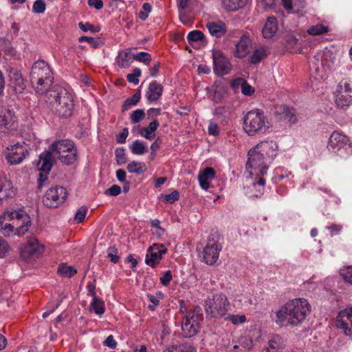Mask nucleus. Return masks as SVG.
Masks as SVG:
<instances>
[{"label":"nucleus","mask_w":352,"mask_h":352,"mask_svg":"<svg viewBox=\"0 0 352 352\" xmlns=\"http://www.w3.org/2000/svg\"><path fill=\"white\" fill-rule=\"evenodd\" d=\"M340 274L345 282L352 285V265L341 268L340 270Z\"/></svg>","instance_id":"nucleus-44"},{"label":"nucleus","mask_w":352,"mask_h":352,"mask_svg":"<svg viewBox=\"0 0 352 352\" xmlns=\"http://www.w3.org/2000/svg\"><path fill=\"white\" fill-rule=\"evenodd\" d=\"M141 98V90L138 89L136 92L131 96L126 98L122 107L123 111H127L131 109L133 106L138 104Z\"/></svg>","instance_id":"nucleus-36"},{"label":"nucleus","mask_w":352,"mask_h":352,"mask_svg":"<svg viewBox=\"0 0 352 352\" xmlns=\"http://www.w3.org/2000/svg\"><path fill=\"white\" fill-rule=\"evenodd\" d=\"M327 148L331 153L342 159H346L352 155L351 142L346 135L338 131L331 134Z\"/></svg>","instance_id":"nucleus-8"},{"label":"nucleus","mask_w":352,"mask_h":352,"mask_svg":"<svg viewBox=\"0 0 352 352\" xmlns=\"http://www.w3.org/2000/svg\"><path fill=\"white\" fill-rule=\"evenodd\" d=\"M49 149L54 156L58 154H63L64 151H68L69 155L60 156V162L64 164H73L77 160V148L75 143L70 140H57L50 146Z\"/></svg>","instance_id":"nucleus-10"},{"label":"nucleus","mask_w":352,"mask_h":352,"mask_svg":"<svg viewBox=\"0 0 352 352\" xmlns=\"http://www.w3.org/2000/svg\"><path fill=\"white\" fill-rule=\"evenodd\" d=\"M241 92L245 96H251L254 92V89L247 82L243 81L241 84Z\"/></svg>","instance_id":"nucleus-59"},{"label":"nucleus","mask_w":352,"mask_h":352,"mask_svg":"<svg viewBox=\"0 0 352 352\" xmlns=\"http://www.w3.org/2000/svg\"><path fill=\"white\" fill-rule=\"evenodd\" d=\"M29 155V149L25 143H16L7 148L6 159L8 163L14 165L19 164Z\"/></svg>","instance_id":"nucleus-14"},{"label":"nucleus","mask_w":352,"mask_h":352,"mask_svg":"<svg viewBox=\"0 0 352 352\" xmlns=\"http://www.w3.org/2000/svg\"><path fill=\"white\" fill-rule=\"evenodd\" d=\"M225 320H229L234 325H238L245 322L246 316L245 315L229 314L224 318Z\"/></svg>","instance_id":"nucleus-45"},{"label":"nucleus","mask_w":352,"mask_h":352,"mask_svg":"<svg viewBox=\"0 0 352 352\" xmlns=\"http://www.w3.org/2000/svg\"><path fill=\"white\" fill-rule=\"evenodd\" d=\"M90 311L98 316L102 315L105 311L104 302L98 297L93 298L90 303Z\"/></svg>","instance_id":"nucleus-38"},{"label":"nucleus","mask_w":352,"mask_h":352,"mask_svg":"<svg viewBox=\"0 0 352 352\" xmlns=\"http://www.w3.org/2000/svg\"><path fill=\"white\" fill-rule=\"evenodd\" d=\"M342 228L343 227L342 225L336 223H333L331 226L326 227V229L330 231L331 236L340 234Z\"/></svg>","instance_id":"nucleus-60"},{"label":"nucleus","mask_w":352,"mask_h":352,"mask_svg":"<svg viewBox=\"0 0 352 352\" xmlns=\"http://www.w3.org/2000/svg\"><path fill=\"white\" fill-rule=\"evenodd\" d=\"M213 71L219 76L227 75L232 69L228 58L220 50L212 52Z\"/></svg>","instance_id":"nucleus-15"},{"label":"nucleus","mask_w":352,"mask_h":352,"mask_svg":"<svg viewBox=\"0 0 352 352\" xmlns=\"http://www.w3.org/2000/svg\"><path fill=\"white\" fill-rule=\"evenodd\" d=\"M129 135V130L127 128L123 129L122 131L117 135L116 141L119 144H124L126 142V139Z\"/></svg>","instance_id":"nucleus-63"},{"label":"nucleus","mask_w":352,"mask_h":352,"mask_svg":"<svg viewBox=\"0 0 352 352\" xmlns=\"http://www.w3.org/2000/svg\"><path fill=\"white\" fill-rule=\"evenodd\" d=\"M9 86L16 94L22 93L26 87L25 80L19 69L8 66L6 69Z\"/></svg>","instance_id":"nucleus-16"},{"label":"nucleus","mask_w":352,"mask_h":352,"mask_svg":"<svg viewBox=\"0 0 352 352\" xmlns=\"http://www.w3.org/2000/svg\"><path fill=\"white\" fill-rule=\"evenodd\" d=\"M276 113L280 116V119L287 120L291 123H295L297 120L294 111L287 105L279 107Z\"/></svg>","instance_id":"nucleus-32"},{"label":"nucleus","mask_w":352,"mask_h":352,"mask_svg":"<svg viewBox=\"0 0 352 352\" xmlns=\"http://www.w3.org/2000/svg\"><path fill=\"white\" fill-rule=\"evenodd\" d=\"M14 195V192L12 190V184L10 182L0 184V204H2L4 200Z\"/></svg>","instance_id":"nucleus-34"},{"label":"nucleus","mask_w":352,"mask_h":352,"mask_svg":"<svg viewBox=\"0 0 352 352\" xmlns=\"http://www.w3.org/2000/svg\"><path fill=\"white\" fill-rule=\"evenodd\" d=\"M285 347V340L279 335L273 336L268 341L269 352H281Z\"/></svg>","instance_id":"nucleus-28"},{"label":"nucleus","mask_w":352,"mask_h":352,"mask_svg":"<svg viewBox=\"0 0 352 352\" xmlns=\"http://www.w3.org/2000/svg\"><path fill=\"white\" fill-rule=\"evenodd\" d=\"M145 117V113L143 109H136L130 114V119L133 124H136L142 120Z\"/></svg>","instance_id":"nucleus-47"},{"label":"nucleus","mask_w":352,"mask_h":352,"mask_svg":"<svg viewBox=\"0 0 352 352\" xmlns=\"http://www.w3.org/2000/svg\"><path fill=\"white\" fill-rule=\"evenodd\" d=\"M159 126L160 122L155 119L150 122L148 126L142 128L140 130V135L147 140H153L155 137V132Z\"/></svg>","instance_id":"nucleus-30"},{"label":"nucleus","mask_w":352,"mask_h":352,"mask_svg":"<svg viewBox=\"0 0 352 352\" xmlns=\"http://www.w3.org/2000/svg\"><path fill=\"white\" fill-rule=\"evenodd\" d=\"M336 56L332 50L325 48L318 52L309 61L310 68L314 69L316 74L320 77L323 76V72L331 70L335 67Z\"/></svg>","instance_id":"nucleus-9"},{"label":"nucleus","mask_w":352,"mask_h":352,"mask_svg":"<svg viewBox=\"0 0 352 352\" xmlns=\"http://www.w3.org/2000/svg\"><path fill=\"white\" fill-rule=\"evenodd\" d=\"M152 8L150 3H144L142 5V10L140 11L138 14V17L142 21H145L148 16V14L151 12Z\"/></svg>","instance_id":"nucleus-52"},{"label":"nucleus","mask_w":352,"mask_h":352,"mask_svg":"<svg viewBox=\"0 0 352 352\" xmlns=\"http://www.w3.org/2000/svg\"><path fill=\"white\" fill-rule=\"evenodd\" d=\"M30 226V218L23 211L8 210L0 216V232L5 236H22Z\"/></svg>","instance_id":"nucleus-2"},{"label":"nucleus","mask_w":352,"mask_h":352,"mask_svg":"<svg viewBox=\"0 0 352 352\" xmlns=\"http://www.w3.org/2000/svg\"><path fill=\"white\" fill-rule=\"evenodd\" d=\"M210 34L216 38H221L224 36L227 32V26L223 21H219L217 22L208 21L206 23Z\"/></svg>","instance_id":"nucleus-25"},{"label":"nucleus","mask_w":352,"mask_h":352,"mask_svg":"<svg viewBox=\"0 0 352 352\" xmlns=\"http://www.w3.org/2000/svg\"><path fill=\"white\" fill-rule=\"evenodd\" d=\"M67 196V190L61 186H55L48 189L43 198L45 206L49 208H56L63 203Z\"/></svg>","instance_id":"nucleus-12"},{"label":"nucleus","mask_w":352,"mask_h":352,"mask_svg":"<svg viewBox=\"0 0 352 352\" xmlns=\"http://www.w3.org/2000/svg\"><path fill=\"white\" fill-rule=\"evenodd\" d=\"M115 154L116 162L118 165H122L126 162L127 158L124 153V149L123 148H117L116 150Z\"/></svg>","instance_id":"nucleus-50"},{"label":"nucleus","mask_w":352,"mask_h":352,"mask_svg":"<svg viewBox=\"0 0 352 352\" xmlns=\"http://www.w3.org/2000/svg\"><path fill=\"white\" fill-rule=\"evenodd\" d=\"M179 193L177 190H174L171 193L164 196V201L168 204H173L175 201L178 200Z\"/></svg>","instance_id":"nucleus-54"},{"label":"nucleus","mask_w":352,"mask_h":352,"mask_svg":"<svg viewBox=\"0 0 352 352\" xmlns=\"http://www.w3.org/2000/svg\"><path fill=\"white\" fill-rule=\"evenodd\" d=\"M329 30L330 28L329 25H324L323 23H317L309 27V28L307 30V33L309 35L318 36L324 34L329 32Z\"/></svg>","instance_id":"nucleus-37"},{"label":"nucleus","mask_w":352,"mask_h":352,"mask_svg":"<svg viewBox=\"0 0 352 352\" xmlns=\"http://www.w3.org/2000/svg\"><path fill=\"white\" fill-rule=\"evenodd\" d=\"M53 80V73L49 65L43 60L36 61L32 67L30 81L36 87V92L48 94Z\"/></svg>","instance_id":"nucleus-5"},{"label":"nucleus","mask_w":352,"mask_h":352,"mask_svg":"<svg viewBox=\"0 0 352 352\" xmlns=\"http://www.w3.org/2000/svg\"><path fill=\"white\" fill-rule=\"evenodd\" d=\"M267 56L266 50L264 47L255 49L251 56L249 57V61L252 64H257Z\"/></svg>","instance_id":"nucleus-39"},{"label":"nucleus","mask_w":352,"mask_h":352,"mask_svg":"<svg viewBox=\"0 0 352 352\" xmlns=\"http://www.w3.org/2000/svg\"><path fill=\"white\" fill-rule=\"evenodd\" d=\"M133 58L134 60H138L139 62H142L145 65H148L151 61V55L146 52H140L139 53L133 54Z\"/></svg>","instance_id":"nucleus-46"},{"label":"nucleus","mask_w":352,"mask_h":352,"mask_svg":"<svg viewBox=\"0 0 352 352\" xmlns=\"http://www.w3.org/2000/svg\"><path fill=\"white\" fill-rule=\"evenodd\" d=\"M230 305L228 298L223 293H217L212 297H208L204 302L206 316L214 319L225 318Z\"/></svg>","instance_id":"nucleus-7"},{"label":"nucleus","mask_w":352,"mask_h":352,"mask_svg":"<svg viewBox=\"0 0 352 352\" xmlns=\"http://www.w3.org/2000/svg\"><path fill=\"white\" fill-rule=\"evenodd\" d=\"M248 0H223V5L228 11H236L248 3Z\"/></svg>","instance_id":"nucleus-35"},{"label":"nucleus","mask_w":352,"mask_h":352,"mask_svg":"<svg viewBox=\"0 0 352 352\" xmlns=\"http://www.w3.org/2000/svg\"><path fill=\"white\" fill-rule=\"evenodd\" d=\"M55 162L54 154L48 148L47 151H45L40 154L36 166L40 172L48 174Z\"/></svg>","instance_id":"nucleus-22"},{"label":"nucleus","mask_w":352,"mask_h":352,"mask_svg":"<svg viewBox=\"0 0 352 352\" xmlns=\"http://www.w3.org/2000/svg\"><path fill=\"white\" fill-rule=\"evenodd\" d=\"M129 148L132 153L135 155H142L146 152L145 145L144 144L143 142L139 140H134L129 146Z\"/></svg>","instance_id":"nucleus-42"},{"label":"nucleus","mask_w":352,"mask_h":352,"mask_svg":"<svg viewBox=\"0 0 352 352\" xmlns=\"http://www.w3.org/2000/svg\"><path fill=\"white\" fill-rule=\"evenodd\" d=\"M245 174L251 179L252 191L255 190L251 196L261 197L265 189V179L263 176L267 174L270 162L254 147L248 154Z\"/></svg>","instance_id":"nucleus-1"},{"label":"nucleus","mask_w":352,"mask_h":352,"mask_svg":"<svg viewBox=\"0 0 352 352\" xmlns=\"http://www.w3.org/2000/svg\"><path fill=\"white\" fill-rule=\"evenodd\" d=\"M311 306L307 300L296 298L287 302L277 312L279 322L297 325L301 323L310 312Z\"/></svg>","instance_id":"nucleus-3"},{"label":"nucleus","mask_w":352,"mask_h":352,"mask_svg":"<svg viewBox=\"0 0 352 352\" xmlns=\"http://www.w3.org/2000/svg\"><path fill=\"white\" fill-rule=\"evenodd\" d=\"M163 90L164 88L162 85L156 80H153L148 85L145 97L149 102H156L162 97Z\"/></svg>","instance_id":"nucleus-23"},{"label":"nucleus","mask_w":352,"mask_h":352,"mask_svg":"<svg viewBox=\"0 0 352 352\" xmlns=\"http://www.w3.org/2000/svg\"><path fill=\"white\" fill-rule=\"evenodd\" d=\"M57 273L62 277L69 278L77 274V270L73 266L62 263L58 267Z\"/></svg>","instance_id":"nucleus-33"},{"label":"nucleus","mask_w":352,"mask_h":352,"mask_svg":"<svg viewBox=\"0 0 352 352\" xmlns=\"http://www.w3.org/2000/svg\"><path fill=\"white\" fill-rule=\"evenodd\" d=\"M252 41L248 34H243L235 44L234 56L238 58L245 57L252 50Z\"/></svg>","instance_id":"nucleus-21"},{"label":"nucleus","mask_w":352,"mask_h":352,"mask_svg":"<svg viewBox=\"0 0 352 352\" xmlns=\"http://www.w3.org/2000/svg\"><path fill=\"white\" fill-rule=\"evenodd\" d=\"M203 320L202 310L197 307L188 311L183 318L182 329L183 334L186 338H190L196 335L199 330V323Z\"/></svg>","instance_id":"nucleus-11"},{"label":"nucleus","mask_w":352,"mask_h":352,"mask_svg":"<svg viewBox=\"0 0 352 352\" xmlns=\"http://www.w3.org/2000/svg\"><path fill=\"white\" fill-rule=\"evenodd\" d=\"M208 133L210 135L217 136L219 134L218 125L213 121H210L208 127Z\"/></svg>","instance_id":"nucleus-61"},{"label":"nucleus","mask_w":352,"mask_h":352,"mask_svg":"<svg viewBox=\"0 0 352 352\" xmlns=\"http://www.w3.org/2000/svg\"><path fill=\"white\" fill-rule=\"evenodd\" d=\"M278 30L277 20L275 17H268L263 28V35L266 38H270L274 36Z\"/></svg>","instance_id":"nucleus-27"},{"label":"nucleus","mask_w":352,"mask_h":352,"mask_svg":"<svg viewBox=\"0 0 352 352\" xmlns=\"http://www.w3.org/2000/svg\"><path fill=\"white\" fill-rule=\"evenodd\" d=\"M336 104L340 108H344L352 103V81L344 79L338 85Z\"/></svg>","instance_id":"nucleus-13"},{"label":"nucleus","mask_w":352,"mask_h":352,"mask_svg":"<svg viewBox=\"0 0 352 352\" xmlns=\"http://www.w3.org/2000/svg\"><path fill=\"white\" fill-rule=\"evenodd\" d=\"M88 296H91L93 298H98L96 292V280L93 283H89L87 285Z\"/></svg>","instance_id":"nucleus-64"},{"label":"nucleus","mask_w":352,"mask_h":352,"mask_svg":"<svg viewBox=\"0 0 352 352\" xmlns=\"http://www.w3.org/2000/svg\"><path fill=\"white\" fill-rule=\"evenodd\" d=\"M142 72L140 68L135 67L133 69L131 74H129L126 76V79L129 82L137 85L139 83L138 78L141 76Z\"/></svg>","instance_id":"nucleus-48"},{"label":"nucleus","mask_w":352,"mask_h":352,"mask_svg":"<svg viewBox=\"0 0 352 352\" xmlns=\"http://www.w3.org/2000/svg\"><path fill=\"white\" fill-rule=\"evenodd\" d=\"M166 251L167 249L164 244H153L147 250L145 263L151 267H155L162 260V254Z\"/></svg>","instance_id":"nucleus-18"},{"label":"nucleus","mask_w":352,"mask_h":352,"mask_svg":"<svg viewBox=\"0 0 352 352\" xmlns=\"http://www.w3.org/2000/svg\"><path fill=\"white\" fill-rule=\"evenodd\" d=\"M221 247L217 241L208 239L203 250L204 261L208 265H213L219 258Z\"/></svg>","instance_id":"nucleus-19"},{"label":"nucleus","mask_w":352,"mask_h":352,"mask_svg":"<svg viewBox=\"0 0 352 352\" xmlns=\"http://www.w3.org/2000/svg\"><path fill=\"white\" fill-rule=\"evenodd\" d=\"M146 296L148 300L152 303V305H149L148 306V308L151 311H154L155 309V307L157 306L160 303L158 297L151 294H148Z\"/></svg>","instance_id":"nucleus-57"},{"label":"nucleus","mask_w":352,"mask_h":352,"mask_svg":"<svg viewBox=\"0 0 352 352\" xmlns=\"http://www.w3.org/2000/svg\"><path fill=\"white\" fill-rule=\"evenodd\" d=\"M10 250V246L7 241L0 236V258L6 256Z\"/></svg>","instance_id":"nucleus-56"},{"label":"nucleus","mask_w":352,"mask_h":352,"mask_svg":"<svg viewBox=\"0 0 352 352\" xmlns=\"http://www.w3.org/2000/svg\"><path fill=\"white\" fill-rule=\"evenodd\" d=\"M16 122L14 112L10 109H4L0 113V130L4 131L14 126Z\"/></svg>","instance_id":"nucleus-24"},{"label":"nucleus","mask_w":352,"mask_h":352,"mask_svg":"<svg viewBox=\"0 0 352 352\" xmlns=\"http://www.w3.org/2000/svg\"><path fill=\"white\" fill-rule=\"evenodd\" d=\"M121 192V188L114 184L104 191V194L109 196H118Z\"/></svg>","instance_id":"nucleus-55"},{"label":"nucleus","mask_w":352,"mask_h":352,"mask_svg":"<svg viewBox=\"0 0 352 352\" xmlns=\"http://www.w3.org/2000/svg\"><path fill=\"white\" fill-rule=\"evenodd\" d=\"M215 173L210 167L206 168L204 170H200L198 179L201 188L204 190H208L210 187L209 182L214 178Z\"/></svg>","instance_id":"nucleus-26"},{"label":"nucleus","mask_w":352,"mask_h":352,"mask_svg":"<svg viewBox=\"0 0 352 352\" xmlns=\"http://www.w3.org/2000/svg\"><path fill=\"white\" fill-rule=\"evenodd\" d=\"M47 95L53 109L60 117H69L74 109L72 95L65 89L55 85Z\"/></svg>","instance_id":"nucleus-4"},{"label":"nucleus","mask_w":352,"mask_h":352,"mask_svg":"<svg viewBox=\"0 0 352 352\" xmlns=\"http://www.w3.org/2000/svg\"><path fill=\"white\" fill-rule=\"evenodd\" d=\"M87 212V207L82 206L78 208L75 214L74 221L76 223H81L85 218Z\"/></svg>","instance_id":"nucleus-49"},{"label":"nucleus","mask_w":352,"mask_h":352,"mask_svg":"<svg viewBox=\"0 0 352 352\" xmlns=\"http://www.w3.org/2000/svg\"><path fill=\"white\" fill-rule=\"evenodd\" d=\"M46 9V5L43 0H36L32 6V10L34 13L42 14Z\"/></svg>","instance_id":"nucleus-51"},{"label":"nucleus","mask_w":352,"mask_h":352,"mask_svg":"<svg viewBox=\"0 0 352 352\" xmlns=\"http://www.w3.org/2000/svg\"><path fill=\"white\" fill-rule=\"evenodd\" d=\"M336 326L345 336L352 337V307L339 312Z\"/></svg>","instance_id":"nucleus-17"},{"label":"nucleus","mask_w":352,"mask_h":352,"mask_svg":"<svg viewBox=\"0 0 352 352\" xmlns=\"http://www.w3.org/2000/svg\"><path fill=\"white\" fill-rule=\"evenodd\" d=\"M127 170L129 173L140 175L146 170V166L143 162L133 161L128 164Z\"/></svg>","instance_id":"nucleus-40"},{"label":"nucleus","mask_w":352,"mask_h":352,"mask_svg":"<svg viewBox=\"0 0 352 352\" xmlns=\"http://www.w3.org/2000/svg\"><path fill=\"white\" fill-rule=\"evenodd\" d=\"M163 352H197V349L189 342L167 346Z\"/></svg>","instance_id":"nucleus-31"},{"label":"nucleus","mask_w":352,"mask_h":352,"mask_svg":"<svg viewBox=\"0 0 352 352\" xmlns=\"http://www.w3.org/2000/svg\"><path fill=\"white\" fill-rule=\"evenodd\" d=\"M160 283L164 285V286H167L169 285V283H170L171 280H172V273H171V271L170 270H167L166 271L163 276L160 277Z\"/></svg>","instance_id":"nucleus-58"},{"label":"nucleus","mask_w":352,"mask_h":352,"mask_svg":"<svg viewBox=\"0 0 352 352\" xmlns=\"http://www.w3.org/2000/svg\"><path fill=\"white\" fill-rule=\"evenodd\" d=\"M107 256L113 263H117L119 261L118 256V250L115 247H109L107 249Z\"/></svg>","instance_id":"nucleus-53"},{"label":"nucleus","mask_w":352,"mask_h":352,"mask_svg":"<svg viewBox=\"0 0 352 352\" xmlns=\"http://www.w3.org/2000/svg\"><path fill=\"white\" fill-rule=\"evenodd\" d=\"M116 60L118 65L120 68H126L132 63L133 58L131 54L130 50L126 49L119 52Z\"/></svg>","instance_id":"nucleus-29"},{"label":"nucleus","mask_w":352,"mask_h":352,"mask_svg":"<svg viewBox=\"0 0 352 352\" xmlns=\"http://www.w3.org/2000/svg\"><path fill=\"white\" fill-rule=\"evenodd\" d=\"M187 40L190 45H192L194 43L198 41H206L205 35L200 30H193L190 32L187 35Z\"/></svg>","instance_id":"nucleus-41"},{"label":"nucleus","mask_w":352,"mask_h":352,"mask_svg":"<svg viewBox=\"0 0 352 352\" xmlns=\"http://www.w3.org/2000/svg\"><path fill=\"white\" fill-rule=\"evenodd\" d=\"M270 125L268 117L259 109L248 111L243 119V129L250 136L265 133Z\"/></svg>","instance_id":"nucleus-6"},{"label":"nucleus","mask_w":352,"mask_h":352,"mask_svg":"<svg viewBox=\"0 0 352 352\" xmlns=\"http://www.w3.org/2000/svg\"><path fill=\"white\" fill-rule=\"evenodd\" d=\"M78 26L83 32H87L89 30L91 32H97L99 31L98 28L96 29L93 25L89 23H83L82 22H80L78 23Z\"/></svg>","instance_id":"nucleus-62"},{"label":"nucleus","mask_w":352,"mask_h":352,"mask_svg":"<svg viewBox=\"0 0 352 352\" xmlns=\"http://www.w3.org/2000/svg\"><path fill=\"white\" fill-rule=\"evenodd\" d=\"M254 148L270 162L278 154V146L277 142L274 140L261 142Z\"/></svg>","instance_id":"nucleus-20"},{"label":"nucleus","mask_w":352,"mask_h":352,"mask_svg":"<svg viewBox=\"0 0 352 352\" xmlns=\"http://www.w3.org/2000/svg\"><path fill=\"white\" fill-rule=\"evenodd\" d=\"M231 107L230 105H221L217 107L213 112V114L217 118L223 117L227 118L230 115Z\"/></svg>","instance_id":"nucleus-43"}]
</instances>
